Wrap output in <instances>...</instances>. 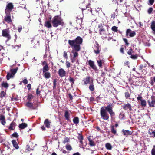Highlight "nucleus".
<instances>
[{"label": "nucleus", "instance_id": "obj_1", "mask_svg": "<svg viewBox=\"0 0 155 155\" xmlns=\"http://www.w3.org/2000/svg\"><path fill=\"white\" fill-rule=\"evenodd\" d=\"M83 42V39L80 36H78L75 39L69 40L68 43L72 48L71 53L73 56L70 55V59L72 63H74L77 59L78 56V52L81 50L80 45Z\"/></svg>", "mask_w": 155, "mask_h": 155}, {"label": "nucleus", "instance_id": "obj_2", "mask_svg": "<svg viewBox=\"0 0 155 155\" xmlns=\"http://www.w3.org/2000/svg\"><path fill=\"white\" fill-rule=\"evenodd\" d=\"M51 22L53 26L54 27H57L59 25L63 26L64 25L62 19L59 16H55L54 17Z\"/></svg>", "mask_w": 155, "mask_h": 155}, {"label": "nucleus", "instance_id": "obj_3", "mask_svg": "<svg viewBox=\"0 0 155 155\" xmlns=\"http://www.w3.org/2000/svg\"><path fill=\"white\" fill-rule=\"evenodd\" d=\"M100 114L101 118L104 120L108 121L109 118V115L107 111L103 107L100 109Z\"/></svg>", "mask_w": 155, "mask_h": 155}, {"label": "nucleus", "instance_id": "obj_4", "mask_svg": "<svg viewBox=\"0 0 155 155\" xmlns=\"http://www.w3.org/2000/svg\"><path fill=\"white\" fill-rule=\"evenodd\" d=\"M114 107V104L111 103H108L107 106L104 107V109L106 110L110 114L111 118H112L115 115V113L113 111V108Z\"/></svg>", "mask_w": 155, "mask_h": 155}, {"label": "nucleus", "instance_id": "obj_5", "mask_svg": "<svg viewBox=\"0 0 155 155\" xmlns=\"http://www.w3.org/2000/svg\"><path fill=\"white\" fill-rule=\"evenodd\" d=\"M2 36L7 38L6 42L8 41L11 39V36L10 34L9 29L8 28L2 30Z\"/></svg>", "mask_w": 155, "mask_h": 155}, {"label": "nucleus", "instance_id": "obj_6", "mask_svg": "<svg viewBox=\"0 0 155 155\" xmlns=\"http://www.w3.org/2000/svg\"><path fill=\"white\" fill-rule=\"evenodd\" d=\"M13 8V5L11 3H10L7 4L6 9L5 10V14L10 13L11 12Z\"/></svg>", "mask_w": 155, "mask_h": 155}, {"label": "nucleus", "instance_id": "obj_7", "mask_svg": "<svg viewBox=\"0 0 155 155\" xmlns=\"http://www.w3.org/2000/svg\"><path fill=\"white\" fill-rule=\"evenodd\" d=\"M136 35L135 32L132 31L130 29H127L126 31V36L128 38L133 37Z\"/></svg>", "mask_w": 155, "mask_h": 155}, {"label": "nucleus", "instance_id": "obj_8", "mask_svg": "<svg viewBox=\"0 0 155 155\" xmlns=\"http://www.w3.org/2000/svg\"><path fill=\"white\" fill-rule=\"evenodd\" d=\"M151 101H150V100L147 101L148 105L150 107H153L155 105V96H152L151 97Z\"/></svg>", "mask_w": 155, "mask_h": 155}, {"label": "nucleus", "instance_id": "obj_9", "mask_svg": "<svg viewBox=\"0 0 155 155\" xmlns=\"http://www.w3.org/2000/svg\"><path fill=\"white\" fill-rule=\"evenodd\" d=\"M88 63L90 67L94 70L95 71L97 70V67L95 64L94 62L93 61L89 60L88 61Z\"/></svg>", "mask_w": 155, "mask_h": 155}, {"label": "nucleus", "instance_id": "obj_10", "mask_svg": "<svg viewBox=\"0 0 155 155\" xmlns=\"http://www.w3.org/2000/svg\"><path fill=\"white\" fill-rule=\"evenodd\" d=\"M142 97L141 96H138L137 99L138 101L140 100V101L141 105L143 107H145L146 106V101L145 100L142 99Z\"/></svg>", "mask_w": 155, "mask_h": 155}, {"label": "nucleus", "instance_id": "obj_11", "mask_svg": "<svg viewBox=\"0 0 155 155\" xmlns=\"http://www.w3.org/2000/svg\"><path fill=\"white\" fill-rule=\"evenodd\" d=\"M105 27H106V25L103 24H101L99 25V32L100 35H101L102 32H105Z\"/></svg>", "mask_w": 155, "mask_h": 155}, {"label": "nucleus", "instance_id": "obj_12", "mask_svg": "<svg viewBox=\"0 0 155 155\" xmlns=\"http://www.w3.org/2000/svg\"><path fill=\"white\" fill-rule=\"evenodd\" d=\"M122 107L123 109L124 110H128L129 111L132 110L131 105L129 103L124 104L122 106Z\"/></svg>", "mask_w": 155, "mask_h": 155}, {"label": "nucleus", "instance_id": "obj_13", "mask_svg": "<svg viewBox=\"0 0 155 155\" xmlns=\"http://www.w3.org/2000/svg\"><path fill=\"white\" fill-rule=\"evenodd\" d=\"M100 51L101 49L100 48L99 45L97 43L96 45L95 46L94 49V51L97 55L100 53Z\"/></svg>", "mask_w": 155, "mask_h": 155}, {"label": "nucleus", "instance_id": "obj_14", "mask_svg": "<svg viewBox=\"0 0 155 155\" xmlns=\"http://www.w3.org/2000/svg\"><path fill=\"white\" fill-rule=\"evenodd\" d=\"M58 73L59 76L61 77L65 76L66 74V71L62 68H61L59 70Z\"/></svg>", "mask_w": 155, "mask_h": 155}, {"label": "nucleus", "instance_id": "obj_15", "mask_svg": "<svg viewBox=\"0 0 155 155\" xmlns=\"http://www.w3.org/2000/svg\"><path fill=\"white\" fill-rule=\"evenodd\" d=\"M91 78L89 76H87L84 78L83 80V81L84 82V85H87L88 84L91 83L90 81Z\"/></svg>", "mask_w": 155, "mask_h": 155}, {"label": "nucleus", "instance_id": "obj_16", "mask_svg": "<svg viewBox=\"0 0 155 155\" xmlns=\"http://www.w3.org/2000/svg\"><path fill=\"white\" fill-rule=\"evenodd\" d=\"M6 14V15L5 17V20L8 23L11 22L12 20L11 18L10 13Z\"/></svg>", "mask_w": 155, "mask_h": 155}, {"label": "nucleus", "instance_id": "obj_17", "mask_svg": "<svg viewBox=\"0 0 155 155\" xmlns=\"http://www.w3.org/2000/svg\"><path fill=\"white\" fill-rule=\"evenodd\" d=\"M105 61L103 59L99 58L97 60V63L98 66L100 68H102V66L104 64Z\"/></svg>", "mask_w": 155, "mask_h": 155}, {"label": "nucleus", "instance_id": "obj_18", "mask_svg": "<svg viewBox=\"0 0 155 155\" xmlns=\"http://www.w3.org/2000/svg\"><path fill=\"white\" fill-rule=\"evenodd\" d=\"M70 114L69 111L68 110H65L64 113V117L65 119L69 121L70 120Z\"/></svg>", "mask_w": 155, "mask_h": 155}, {"label": "nucleus", "instance_id": "obj_19", "mask_svg": "<svg viewBox=\"0 0 155 155\" xmlns=\"http://www.w3.org/2000/svg\"><path fill=\"white\" fill-rule=\"evenodd\" d=\"M25 105L32 109H36V108L33 106V104L30 101L27 102L25 104Z\"/></svg>", "mask_w": 155, "mask_h": 155}, {"label": "nucleus", "instance_id": "obj_20", "mask_svg": "<svg viewBox=\"0 0 155 155\" xmlns=\"http://www.w3.org/2000/svg\"><path fill=\"white\" fill-rule=\"evenodd\" d=\"M82 13L84 12H84L88 13L89 12H91L92 13V9L88 7L87 6H86V7L85 8H82Z\"/></svg>", "mask_w": 155, "mask_h": 155}, {"label": "nucleus", "instance_id": "obj_21", "mask_svg": "<svg viewBox=\"0 0 155 155\" xmlns=\"http://www.w3.org/2000/svg\"><path fill=\"white\" fill-rule=\"evenodd\" d=\"M122 132H123V135L126 136L131 135L132 133V132L131 131L124 129L122 130Z\"/></svg>", "mask_w": 155, "mask_h": 155}, {"label": "nucleus", "instance_id": "obj_22", "mask_svg": "<svg viewBox=\"0 0 155 155\" xmlns=\"http://www.w3.org/2000/svg\"><path fill=\"white\" fill-rule=\"evenodd\" d=\"M51 122L48 119H46L44 121V124L45 127L48 128L50 127Z\"/></svg>", "mask_w": 155, "mask_h": 155}, {"label": "nucleus", "instance_id": "obj_23", "mask_svg": "<svg viewBox=\"0 0 155 155\" xmlns=\"http://www.w3.org/2000/svg\"><path fill=\"white\" fill-rule=\"evenodd\" d=\"M16 125V123L14 122H12L10 124L8 128L10 130H13L15 128V127Z\"/></svg>", "mask_w": 155, "mask_h": 155}, {"label": "nucleus", "instance_id": "obj_24", "mask_svg": "<svg viewBox=\"0 0 155 155\" xmlns=\"http://www.w3.org/2000/svg\"><path fill=\"white\" fill-rule=\"evenodd\" d=\"M89 90L91 91H94V86L93 84V80H91V83L89 87Z\"/></svg>", "mask_w": 155, "mask_h": 155}, {"label": "nucleus", "instance_id": "obj_25", "mask_svg": "<svg viewBox=\"0 0 155 155\" xmlns=\"http://www.w3.org/2000/svg\"><path fill=\"white\" fill-rule=\"evenodd\" d=\"M0 120L2 124L5 125L6 123L5 117L4 115H1L0 116Z\"/></svg>", "mask_w": 155, "mask_h": 155}, {"label": "nucleus", "instance_id": "obj_26", "mask_svg": "<svg viewBox=\"0 0 155 155\" xmlns=\"http://www.w3.org/2000/svg\"><path fill=\"white\" fill-rule=\"evenodd\" d=\"M43 75L46 79H49L51 77V74L49 72H45L43 73Z\"/></svg>", "mask_w": 155, "mask_h": 155}, {"label": "nucleus", "instance_id": "obj_27", "mask_svg": "<svg viewBox=\"0 0 155 155\" xmlns=\"http://www.w3.org/2000/svg\"><path fill=\"white\" fill-rule=\"evenodd\" d=\"M12 142L13 146L17 149L19 148V146L16 141L15 140H13L12 141Z\"/></svg>", "mask_w": 155, "mask_h": 155}, {"label": "nucleus", "instance_id": "obj_28", "mask_svg": "<svg viewBox=\"0 0 155 155\" xmlns=\"http://www.w3.org/2000/svg\"><path fill=\"white\" fill-rule=\"evenodd\" d=\"M27 126V124L25 123H22L19 125V127L22 129H24Z\"/></svg>", "mask_w": 155, "mask_h": 155}, {"label": "nucleus", "instance_id": "obj_29", "mask_svg": "<svg viewBox=\"0 0 155 155\" xmlns=\"http://www.w3.org/2000/svg\"><path fill=\"white\" fill-rule=\"evenodd\" d=\"M49 70V68L48 64H46L43 67V72H47Z\"/></svg>", "mask_w": 155, "mask_h": 155}, {"label": "nucleus", "instance_id": "obj_30", "mask_svg": "<svg viewBox=\"0 0 155 155\" xmlns=\"http://www.w3.org/2000/svg\"><path fill=\"white\" fill-rule=\"evenodd\" d=\"M149 83L152 86H154V83H155V76L150 78V80Z\"/></svg>", "mask_w": 155, "mask_h": 155}, {"label": "nucleus", "instance_id": "obj_31", "mask_svg": "<svg viewBox=\"0 0 155 155\" xmlns=\"http://www.w3.org/2000/svg\"><path fill=\"white\" fill-rule=\"evenodd\" d=\"M151 28L152 30L154 32V34H155V21H153L151 24Z\"/></svg>", "mask_w": 155, "mask_h": 155}, {"label": "nucleus", "instance_id": "obj_32", "mask_svg": "<svg viewBox=\"0 0 155 155\" xmlns=\"http://www.w3.org/2000/svg\"><path fill=\"white\" fill-rule=\"evenodd\" d=\"M45 26L48 28H50L52 27V25L50 21H48L45 22Z\"/></svg>", "mask_w": 155, "mask_h": 155}, {"label": "nucleus", "instance_id": "obj_33", "mask_svg": "<svg viewBox=\"0 0 155 155\" xmlns=\"http://www.w3.org/2000/svg\"><path fill=\"white\" fill-rule=\"evenodd\" d=\"M73 120L74 123L76 125L79 123V119L78 117H74Z\"/></svg>", "mask_w": 155, "mask_h": 155}, {"label": "nucleus", "instance_id": "obj_34", "mask_svg": "<svg viewBox=\"0 0 155 155\" xmlns=\"http://www.w3.org/2000/svg\"><path fill=\"white\" fill-rule=\"evenodd\" d=\"M18 68L16 67L15 69H11L10 71V72L14 76L15 74L17 72Z\"/></svg>", "mask_w": 155, "mask_h": 155}, {"label": "nucleus", "instance_id": "obj_35", "mask_svg": "<svg viewBox=\"0 0 155 155\" xmlns=\"http://www.w3.org/2000/svg\"><path fill=\"white\" fill-rule=\"evenodd\" d=\"M89 141V144L90 146H94L95 145V143L94 141L91 140L90 138L88 139Z\"/></svg>", "mask_w": 155, "mask_h": 155}, {"label": "nucleus", "instance_id": "obj_36", "mask_svg": "<svg viewBox=\"0 0 155 155\" xmlns=\"http://www.w3.org/2000/svg\"><path fill=\"white\" fill-rule=\"evenodd\" d=\"M2 86L3 87L7 89L9 86V85L7 82H3L2 84Z\"/></svg>", "mask_w": 155, "mask_h": 155}, {"label": "nucleus", "instance_id": "obj_37", "mask_svg": "<svg viewBox=\"0 0 155 155\" xmlns=\"http://www.w3.org/2000/svg\"><path fill=\"white\" fill-rule=\"evenodd\" d=\"M14 75L10 72L8 73L6 76L7 79V80H9L11 78L13 77Z\"/></svg>", "mask_w": 155, "mask_h": 155}, {"label": "nucleus", "instance_id": "obj_38", "mask_svg": "<svg viewBox=\"0 0 155 155\" xmlns=\"http://www.w3.org/2000/svg\"><path fill=\"white\" fill-rule=\"evenodd\" d=\"M111 131L114 134H115L117 133L116 130L114 128L113 126H112L111 127Z\"/></svg>", "mask_w": 155, "mask_h": 155}, {"label": "nucleus", "instance_id": "obj_39", "mask_svg": "<svg viewBox=\"0 0 155 155\" xmlns=\"http://www.w3.org/2000/svg\"><path fill=\"white\" fill-rule=\"evenodd\" d=\"M105 147L107 149L109 150H111L112 148L111 144L109 143H107L105 145Z\"/></svg>", "mask_w": 155, "mask_h": 155}, {"label": "nucleus", "instance_id": "obj_40", "mask_svg": "<svg viewBox=\"0 0 155 155\" xmlns=\"http://www.w3.org/2000/svg\"><path fill=\"white\" fill-rule=\"evenodd\" d=\"M65 147L66 149L68 150L71 151L72 150L71 146L69 144H67L66 145Z\"/></svg>", "mask_w": 155, "mask_h": 155}, {"label": "nucleus", "instance_id": "obj_41", "mask_svg": "<svg viewBox=\"0 0 155 155\" xmlns=\"http://www.w3.org/2000/svg\"><path fill=\"white\" fill-rule=\"evenodd\" d=\"M117 27L116 26H113L111 28V30L114 32H117L118 30Z\"/></svg>", "mask_w": 155, "mask_h": 155}, {"label": "nucleus", "instance_id": "obj_42", "mask_svg": "<svg viewBox=\"0 0 155 155\" xmlns=\"http://www.w3.org/2000/svg\"><path fill=\"white\" fill-rule=\"evenodd\" d=\"M6 95V93L5 92L3 91H2L0 93V96L1 98H2L3 97H5Z\"/></svg>", "mask_w": 155, "mask_h": 155}, {"label": "nucleus", "instance_id": "obj_43", "mask_svg": "<svg viewBox=\"0 0 155 155\" xmlns=\"http://www.w3.org/2000/svg\"><path fill=\"white\" fill-rule=\"evenodd\" d=\"M33 96L32 94H29L28 96L27 99L29 101H30L32 99Z\"/></svg>", "mask_w": 155, "mask_h": 155}, {"label": "nucleus", "instance_id": "obj_44", "mask_svg": "<svg viewBox=\"0 0 155 155\" xmlns=\"http://www.w3.org/2000/svg\"><path fill=\"white\" fill-rule=\"evenodd\" d=\"M77 137L78 139L79 140H83V136L81 134H78V135Z\"/></svg>", "mask_w": 155, "mask_h": 155}, {"label": "nucleus", "instance_id": "obj_45", "mask_svg": "<svg viewBox=\"0 0 155 155\" xmlns=\"http://www.w3.org/2000/svg\"><path fill=\"white\" fill-rule=\"evenodd\" d=\"M69 80L72 85L74 83V80L72 78L70 77Z\"/></svg>", "mask_w": 155, "mask_h": 155}, {"label": "nucleus", "instance_id": "obj_46", "mask_svg": "<svg viewBox=\"0 0 155 155\" xmlns=\"http://www.w3.org/2000/svg\"><path fill=\"white\" fill-rule=\"evenodd\" d=\"M66 67L67 68H69L71 67V64L68 61H66L65 63Z\"/></svg>", "mask_w": 155, "mask_h": 155}, {"label": "nucleus", "instance_id": "obj_47", "mask_svg": "<svg viewBox=\"0 0 155 155\" xmlns=\"http://www.w3.org/2000/svg\"><path fill=\"white\" fill-rule=\"evenodd\" d=\"M154 0H149L148 4L149 5H152L154 2Z\"/></svg>", "mask_w": 155, "mask_h": 155}, {"label": "nucleus", "instance_id": "obj_48", "mask_svg": "<svg viewBox=\"0 0 155 155\" xmlns=\"http://www.w3.org/2000/svg\"><path fill=\"white\" fill-rule=\"evenodd\" d=\"M152 155H155V146H153V148L151 150Z\"/></svg>", "mask_w": 155, "mask_h": 155}, {"label": "nucleus", "instance_id": "obj_49", "mask_svg": "<svg viewBox=\"0 0 155 155\" xmlns=\"http://www.w3.org/2000/svg\"><path fill=\"white\" fill-rule=\"evenodd\" d=\"M125 96L126 99L130 97V95L128 92H126L125 93Z\"/></svg>", "mask_w": 155, "mask_h": 155}, {"label": "nucleus", "instance_id": "obj_50", "mask_svg": "<svg viewBox=\"0 0 155 155\" xmlns=\"http://www.w3.org/2000/svg\"><path fill=\"white\" fill-rule=\"evenodd\" d=\"M69 141V139L68 137H66L65 138L63 142V143H68Z\"/></svg>", "mask_w": 155, "mask_h": 155}, {"label": "nucleus", "instance_id": "obj_51", "mask_svg": "<svg viewBox=\"0 0 155 155\" xmlns=\"http://www.w3.org/2000/svg\"><path fill=\"white\" fill-rule=\"evenodd\" d=\"M125 117L124 114L120 113L119 114V117L121 119H123Z\"/></svg>", "mask_w": 155, "mask_h": 155}, {"label": "nucleus", "instance_id": "obj_52", "mask_svg": "<svg viewBox=\"0 0 155 155\" xmlns=\"http://www.w3.org/2000/svg\"><path fill=\"white\" fill-rule=\"evenodd\" d=\"M153 10V9L151 7H150V8L148 11H147V12H148V13L149 14H150L152 12Z\"/></svg>", "mask_w": 155, "mask_h": 155}, {"label": "nucleus", "instance_id": "obj_53", "mask_svg": "<svg viewBox=\"0 0 155 155\" xmlns=\"http://www.w3.org/2000/svg\"><path fill=\"white\" fill-rule=\"evenodd\" d=\"M123 40L124 42L125 43L126 45L127 46H128V45L129 44V43L128 42V40L126 38H123Z\"/></svg>", "mask_w": 155, "mask_h": 155}, {"label": "nucleus", "instance_id": "obj_54", "mask_svg": "<svg viewBox=\"0 0 155 155\" xmlns=\"http://www.w3.org/2000/svg\"><path fill=\"white\" fill-rule=\"evenodd\" d=\"M63 56L66 59L68 58L67 53L65 51H64V52Z\"/></svg>", "mask_w": 155, "mask_h": 155}, {"label": "nucleus", "instance_id": "obj_55", "mask_svg": "<svg viewBox=\"0 0 155 155\" xmlns=\"http://www.w3.org/2000/svg\"><path fill=\"white\" fill-rule=\"evenodd\" d=\"M12 136L15 137H18V133L15 132L13 134Z\"/></svg>", "mask_w": 155, "mask_h": 155}, {"label": "nucleus", "instance_id": "obj_56", "mask_svg": "<svg viewBox=\"0 0 155 155\" xmlns=\"http://www.w3.org/2000/svg\"><path fill=\"white\" fill-rule=\"evenodd\" d=\"M95 128L98 131H100V132H101V133H102V131H101L100 127H98V126H96V127H95Z\"/></svg>", "mask_w": 155, "mask_h": 155}, {"label": "nucleus", "instance_id": "obj_57", "mask_svg": "<svg viewBox=\"0 0 155 155\" xmlns=\"http://www.w3.org/2000/svg\"><path fill=\"white\" fill-rule=\"evenodd\" d=\"M131 58L134 59H136L137 58V56L136 55H131Z\"/></svg>", "mask_w": 155, "mask_h": 155}, {"label": "nucleus", "instance_id": "obj_58", "mask_svg": "<svg viewBox=\"0 0 155 155\" xmlns=\"http://www.w3.org/2000/svg\"><path fill=\"white\" fill-rule=\"evenodd\" d=\"M133 51L132 49H130L127 52V54L129 55H131Z\"/></svg>", "mask_w": 155, "mask_h": 155}, {"label": "nucleus", "instance_id": "obj_59", "mask_svg": "<svg viewBox=\"0 0 155 155\" xmlns=\"http://www.w3.org/2000/svg\"><path fill=\"white\" fill-rule=\"evenodd\" d=\"M41 91L39 90V89L38 88L36 90V94L37 95H39L40 94Z\"/></svg>", "mask_w": 155, "mask_h": 155}, {"label": "nucleus", "instance_id": "obj_60", "mask_svg": "<svg viewBox=\"0 0 155 155\" xmlns=\"http://www.w3.org/2000/svg\"><path fill=\"white\" fill-rule=\"evenodd\" d=\"M23 82L24 84H26L28 83V81L26 79H25L23 80Z\"/></svg>", "mask_w": 155, "mask_h": 155}, {"label": "nucleus", "instance_id": "obj_61", "mask_svg": "<svg viewBox=\"0 0 155 155\" xmlns=\"http://www.w3.org/2000/svg\"><path fill=\"white\" fill-rule=\"evenodd\" d=\"M27 87L28 90H30L31 88V84H28L27 86Z\"/></svg>", "mask_w": 155, "mask_h": 155}, {"label": "nucleus", "instance_id": "obj_62", "mask_svg": "<svg viewBox=\"0 0 155 155\" xmlns=\"http://www.w3.org/2000/svg\"><path fill=\"white\" fill-rule=\"evenodd\" d=\"M22 29V27L21 26H19L18 27V30L19 32H20Z\"/></svg>", "mask_w": 155, "mask_h": 155}, {"label": "nucleus", "instance_id": "obj_63", "mask_svg": "<svg viewBox=\"0 0 155 155\" xmlns=\"http://www.w3.org/2000/svg\"><path fill=\"white\" fill-rule=\"evenodd\" d=\"M151 135L153 137H155V132L153 131L151 133Z\"/></svg>", "mask_w": 155, "mask_h": 155}, {"label": "nucleus", "instance_id": "obj_64", "mask_svg": "<svg viewBox=\"0 0 155 155\" xmlns=\"http://www.w3.org/2000/svg\"><path fill=\"white\" fill-rule=\"evenodd\" d=\"M120 52L122 54H124V48L123 47L121 48H120Z\"/></svg>", "mask_w": 155, "mask_h": 155}]
</instances>
